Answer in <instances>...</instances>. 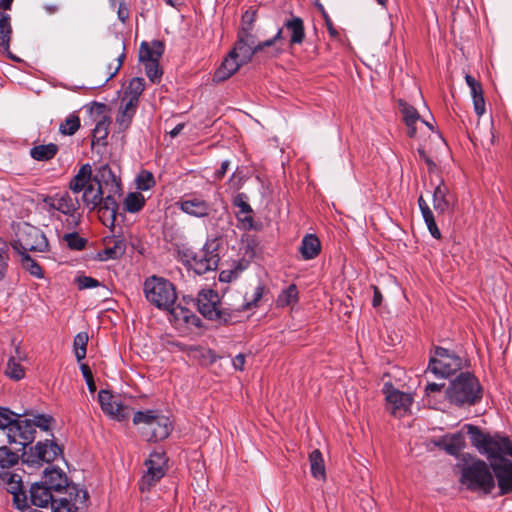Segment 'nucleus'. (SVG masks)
I'll return each mask as SVG.
<instances>
[{"instance_id": "nucleus-1", "label": "nucleus", "mask_w": 512, "mask_h": 512, "mask_svg": "<svg viewBox=\"0 0 512 512\" xmlns=\"http://www.w3.org/2000/svg\"><path fill=\"white\" fill-rule=\"evenodd\" d=\"M460 469V483L472 492L490 494L495 488V480L490 465L484 460L463 455V463L457 465Z\"/></svg>"}, {"instance_id": "nucleus-2", "label": "nucleus", "mask_w": 512, "mask_h": 512, "mask_svg": "<svg viewBox=\"0 0 512 512\" xmlns=\"http://www.w3.org/2000/svg\"><path fill=\"white\" fill-rule=\"evenodd\" d=\"M464 428L467 429L471 444L480 454L485 455L490 463L506 459L505 456L512 454V442L507 437L485 433L479 427L471 424H466Z\"/></svg>"}, {"instance_id": "nucleus-3", "label": "nucleus", "mask_w": 512, "mask_h": 512, "mask_svg": "<svg viewBox=\"0 0 512 512\" xmlns=\"http://www.w3.org/2000/svg\"><path fill=\"white\" fill-rule=\"evenodd\" d=\"M448 400L459 407L473 406L482 399V387L478 379L470 372H461L450 381L445 391Z\"/></svg>"}, {"instance_id": "nucleus-4", "label": "nucleus", "mask_w": 512, "mask_h": 512, "mask_svg": "<svg viewBox=\"0 0 512 512\" xmlns=\"http://www.w3.org/2000/svg\"><path fill=\"white\" fill-rule=\"evenodd\" d=\"M102 187H95L94 184L88 185L82 195V201L89 210L98 209L99 218L104 225L113 227L115 225L118 203L112 194L103 196Z\"/></svg>"}, {"instance_id": "nucleus-5", "label": "nucleus", "mask_w": 512, "mask_h": 512, "mask_svg": "<svg viewBox=\"0 0 512 512\" xmlns=\"http://www.w3.org/2000/svg\"><path fill=\"white\" fill-rule=\"evenodd\" d=\"M26 413H16L7 407H0V430L6 432L10 443L20 444L23 448L33 442L32 426L23 416Z\"/></svg>"}, {"instance_id": "nucleus-6", "label": "nucleus", "mask_w": 512, "mask_h": 512, "mask_svg": "<svg viewBox=\"0 0 512 512\" xmlns=\"http://www.w3.org/2000/svg\"><path fill=\"white\" fill-rule=\"evenodd\" d=\"M133 423L141 426V434L147 441L164 440L172 431L169 418L154 410L136 412L133 416Z\"/></svg>"}, {"instance_id": "nucleus-7", "label": "nucleus", "mask_w": 512, "mask_h": 512, "mask_svg": "<svg viewBox=\"0 0 512 512\" xmlns=\"http://www.w3.org/2000/svg\"><path fill=\"white\" fill-rule=\"evenodd\" d=\"M143 290L147 301L160 310H170L177 299L175 286L163 277L147 278Z\"/></svg>"}, {"instance_id": "nucleus-8", "label": "nucleus", "mask_w": 512, "mask_h": 512, "mask_svg": "<svg viewBox=\"0 0 512 512\" xmlns=\"http://www.w3.org/2000/svg\"><path fill=\"white\" fill-rule=\"evenodd\" d=\"M463 363L464 360L456 353L437 346L434 355L430 357L428 370L437 377L447 378L459 371Z\"/></svg>"}, {"instance_id": "nucleus-9", "label": "nucleus", "mask_w": 512, "mask_h": 512, "mask_svg": "<svg viewBox=\"0 0 512 512\" xmlns=\"http://www.w3.org/2000/svg\"><path fill=\"white\" fill-rule=\"evenodd\" d=\"M46 236L36 227L25 225L17 233V239L11 242V247L18 254L31 252H45L48 250Z\"/></svg>"}, {"instance_id": "nucleus-10", "label": "nucleus", "mask_w": 512, "mask_h": 512, "mask_svg": "<svg viewBox=\"0 0 512 512\" xmlns=\"http://www.w3.org/2000/svg\"><path fill=\"white\" fill-rule=\"evenodd\" d=\"M43 202L47 207L48 212L59 211L71 218L70 224H73L74 226L78 225L80 220V214L78 213L80 202L77 197H72L65 191L51 196H46L43 199Z\"/></svg>"}, {"instance_id": "nucleus-11", "label": "nucleus", "mask_w": 512, "mask_h": 512, "mask_svg": "<svg viewBox=\"0 0 512 512\" xmlns=\"http://www.w3.org/2000/svg\"><path fill=\"white\" fill-rule=\"evenodd\" d=\"M61 454L60 447L54 442H38L30 452H24V462L29 466H37L42 462L50 463Z\"/></svg>"}, {"instance_id": "nucleus-12", "label": "nucleus", "mask_w": 512, "mask_h": 512, "mask_svg": "<svg viewBox=\"0 0 512 512\" xmlns=\"http://www.w3.org/2000/svg\"><path fill=\"white\" fill-rule=\"evenodd\" d=\"M219 303L218 294L212 289L201 290L197 297L199 313L209 320L227 321L226 313L217 307Z\"/></svg>"}, {"instance_id": "nucleus-13", "label": "nucleus", "mask_w": 512, "mask_h": 512, "mask_svg": "<svg viewBox=\"0 0 512 512\" xmlns=\"http://www.w3.org/2000/svg\"><path fill=\"white\" fill-rule=\"evenodd\" d=\"M166 457L162 452H153L145 461L147 467L146 474L142 478L140 489L149 490L165 475Z\"/></svg>"}, {"instance_id": "nucleus-14", "label": "nucleus", "mask_w": 512, "mask_h": 512, "mask_svg": "<svg viewBox=\"0 0 512 512\" xmlns=\"http://www.w3.org/2000/svg\"><path fill=\"white\" fill-rule=\"evenodd\" d=\"M187 265L196 274L204 275L207 272L215 271L219 263V255L214 250H209L206 246L200 251L193 253L187 259Z\"/></svg>"}, {"instance_id": "nucleus-15", "label": "nucleus", "mask_w": 512, "mask_h": 512, "mask_svg": "<svg viewBox=\"0 0 512 512\" xmlns=\"http://www.w3.org/2000/svg\"><path fill=\"white\" fill-rule=\"evenodd\" d=\"M0 480L6 485L7 491L13 495V502L18 509L22 510L28 507V497L24 489L22 476L19 473L0 472Z\"/></svg>"}, {"instance_id": "nucleus-16", "label": "nucleus", "mask_w": 512, "mask_h": 512, "mask_svg": "<svg viewBox=\"0 0 512 512\" xmlns=\"http://www.w3.org/2000/svg\"><path fill=\"white\" fill-rule=\"evenodd\" d=\"M98 401L102 411L110 418L117 421H124L129 417V409L124 406L117 396L111 394L108 390H100Z\"/></svg>"}, {"instance_id": "nucleus-17", "label": "nucleus", "mask_w": 512, "mask_h": 512, "mask_svg": "<svg viewBox=\"0 0 512 512\" xmlns=\"http://www.w3.org/2000/svg\"><path fill=\"white\" fill-rule=\"evenodd\" d=\"M491 469L499 488V495L512 494V462L509 459L492 461Z\"/></svg>"}, {"instance_id": "nucleus-18", "label": "nucleus", "mask_w": 512, "mask_h": 512, "mask_svg": "<svg viewBox=\"0 0 512 512\" xmlns=\"http://www.w3.org/2000/svg\"><path fill=\"white\" fill-rule=\"evenodd\" d=\"M93 176V182L108 189V193L121 195V180L108 164L101 165Z\"/></svg>"}, {"instance_id": "nucleus-19", "label": "nucleus", "mask_w": 512, "mask_h": 512, "mask_svg": "<svg viewBox=\"0 0 512 512\" xmlns=\"http://www.w3.org/2000/svg\"><path fill=\"white\" fill-rule=\"evenodd\" d=\"M387 409L392 415L402 417L410 408L413 398L410 394L396 389L387 390Z\"/></svg>"}, {"instance_id": "nucleus-20", "label": "nucleus", "mask_w": 512, "mask_h": 512, "mask_svg": "<svg viewBox=\"0 0 512 512\" xmlns=\"http://www.w3.org/2000/svg\"><path fill=\"white\" fill-rule=\"evenodd\" d=\"M433 208L439 215L452 213L454 210V199L450 193L449 187L443 182L434 188L433 191Z\"/></svg>"}, {"instance_id": "nucleus-21", "label": "nucleus", "mask_w": 512, "mask_h": 512, "mask_svg": "<svg viewBox=\"0 0 512 512\" xmlns=\"http://www.w3.org/2000/svg\"><path fill=\"white\" fill-rule=\"evenodd\" d=\"M232 203L235 207L239 208L236 217L241 224V228L244 230L254 229L253 210L248 203V196L245 193H238L234 196Z\"/></svg>"}, {"instance_id": "nucleus-22", "label": "nucleus", "mask_w": 512, "mask_h": 512, "mask_svg": "<svg viewBox=\"0 0 512 512\" xmlns=\"http://www.w3.org/2000/svg\"><path fill=\"white\" fill-rule=\"evenodd\" d=\"M177 205L182 212L197 218L208 216L211 210L207 201L194 195L180 200Z\"/></svg>"}, {"instance_id": "nucleus-23", "label": "nucleus", "mask_w": 512, "mask_h": 512, "mask_svg": "<svg viewBox=\"0 0 512 512\" xmlns=\"http://www.w3.org/2000/svg\"><path fill=\"white\" fill-rule=\"evenodd\" d=\"M434 444L452 456H458L466 445L465 436L462 431L444 435L438 440H435Z\"/></svg>"}, {"instance_id": "nucleus-24", "label": "nucleus", "mask_w": 512, "mask_h": 512, "mask_svg": "<svg viewBox=\"0 0 512 512\" xmlns=\"http://www.w3.org/2000/svg\"><path fill=\"white\" fill-rule=\"evenodd\" d=\"M281 28H283V32H286L290 46L303 43L305 39V28L303 20L300 17L291 15L284 21Z\"/></svg>"}, {"instance_id": "nucleus-25", "label": "nucleus", "mask_w": 512, "mask_h": 512, "mask_svg": "<svg viewBox=\"0 0 512 512\" xmlns=\"http://www.w3.org/2000/svg\"><path fill=\"white\" fill-rule=\"evenodd\" d=\"M30 501L38 507H47L54 500V490L43 482L33 483L30 487Z\"/></svg>"}, {"instance_id": "nucleus-26", "label": "nucleus", "mask_w": 512, "mask_h": 512, "mask_svg": "<svg viewBox=\"0 0 512 512\" xmlns=\"http://www.w3.org/2000/svg\"><path fill=\"white\" fill-rule=\"evenodd\" d=\"M138 103L134 99H122L119 107L118 114L116 116V123L119 129L122 131L127 130L136 114Z\"/></svg>"}, {"instance_id": "nucleus-27", "label": "nucleus", "mask_w": 512, "mask_h": 512, "mask_svg": "<svg viewBox=\"0 0 512 512\" xmlns=\"http://www.w3.org/2000/svg\"><path fill=\"white\" fill-rule=\"evenodd\" d=\"M164 53V44L154 40L151 43L143 41L139 48V61L142 64L157 62Z\"/></svg>"}, {"instance_id": "nucleus-28", "label": "nucleus", "mask_w": 512, "mask_h": 512, "mask_svg": "<svg viewBox=\"0 0 512 512\" xmlns=\"http://www.w3.org/2000/svg\"><path fill=\"white\" fill-rule=\"evenodd\" d=\"M245 65L241 62V60L232 54V51L228 54V56L224 59L221 66L216 70L213 80L215 82H222L231 77L238 69Z\"/></svg>"}, {"instance_id": "nucleus-29", "label": "nucleus", "mask_w": 512, "mask_h": 512, "mask_svg": "<svg viewBox=\"0 0 512 512\" xmlns=\"http://www.w3.org/2000/svg\"><path fill=\"white\" fill-rule=\"evenodd\" d=\"M92 168L90 164H84L80 167L77 174L70 180L69 189L78 194L84 192L88 185L93 184Z\"/></svg>"}, {"instance_id": "nucleus-30", "label": "nucleus", "mask_w": 512, "mask_h": 512, "mask_svg": "<svg viewBox=\"0 0 512 512\" xmlns=\"http://www.w3.org/2000/svg\"><path fill=\"white\" fill-rule=\"evenodd\" d=\"M42 482L56 493H61L68 486L67 476L60 469L55 468L45 469Z\"/></svg>"}, {"instance_id": "nucleus-31", "label": "nucleus", "mask_w": 512, "mask_h": 512, "mask_svg": "<svg viewBox=\"0 0 512 512\" xmlns=\"http://www.w3.org/2000/svg\"><path fill=\"white\" fill-rule=\"evenodd\" d=\"M300 253L305 260L314 259L318 256L321 250L319 239L313 234L304 236L300 246Z\"/></svg>"}, {"instance_id": "nucleus-32", "label": "nucleus", "mask_w": 512, "mask_h": 512, "mask_svg": "<svg viewBox=\"0 0 512 512\" xmlns=\"http://www.w3.org/2000/svg\"><path fill=\"white\" fill-rule=\"evenodd\" d=\"M126 251V243L123 239L118 237H113L108 246L99 253L101 260H110V259H119L121 256L125 254Z\"/></svg>"}, {"instance_id": "nucleus-33", "label": "nucleus", "mask_w": 512, "mask_h": 512, "mask_svg": "<svg viewBox=\"0 0 512 512\" xmlns=\"http://www.w3.org/2000/svg\"><path fill=\"white\" fill-rule=\"evenodd\" d=\"M418 205L430 234L435 239H440L441 232L435 222L433 212L422 196L418 198Z\"/></svg>"}, {"instance_id": "nucleus-34", "label": "nucleus", "mask_w": 512, "mask_h": 512, "mask_svg": "<svg viewBox=\"0 0 512 512\" xmlns=\"http://www.w3.org/2000/svg\"><path fill=\"white\" fill-rule=\"evenodd\" d=\"M168 311L176 321H182L184 323L191 324L194 326H199L200 324V319L196 315H194V313L191 310L182 305H177L175 307L173 305Z\"/></svg>"}, {"instance_id": "nucleus-35", "label": "nucleus", "mask_w": 512, "mask_h": 512, "mask_svg": "<svg viewBox=\"0 0 512 512\" xmlns=\"http://www.w3.org/2000/svg\"><path fill=\"white\" fill-rule=\"evenodd\" d=\"M57 152L58 146L54 143H49L31 148L30 156L37 161H48L54 158Z\"/></svg>"}, {"instance_id": "nucleus-36", "label": "nucleus", "mask_w": 512, "mask_h": 512, "mask_svg": "<svg viewBox=\"0 0 512 512\" xmlns=\"http://www.w3.org/2000/svg\"><path fill=\"white\" fill-rule=\"evenodd\" d=\"M10 21L11 18L8 14H0V46L7 53H10L9 47L12 34V27Z\"/></svg>"}, {"instance_id": "nucleus-37", "label": "nucleus", "mask_w": 512, "mask_h": 512, "mask_svg": "<svg viewBox=\"0 0 512 512\" xmlns=\"http://www.w3.org/2000/svg\"><path fill=\"white\" fill-rule=\"evenodd\" d=\"M309 460L313 477L317 479H324L325 466L321 452L318 449L313 450L309 455Z\"/></svg>"}, {"instance_id": "nucleus-38", "label": "nucleus", "mask_w": 512, "mask_h": 512, "mask_svg": "<svg viewBox=\"0 0 512 512\" xmlns=\"http://www.w3.org/2000/svg\"><path fill=\"white\" fill-rule=\"evenodd\" d=\"M109 124V117L102 115L92 131V145L99 144L107 138Z\"/></svg>"}, {"instance_id": "nucleus-39", "label": "nucleus", "mask_w": 512, "mask_h": 512, "mask_svg": "<svg viewBox=\"0 0 512 512\" xmlns=\"http://www.w3.org/2000/svg\"><path fill=\"white\" fill-rule=\"evenodd\" d=\"M145 89V80L142 77L133 78L124 92L125 99H134L139 104V97Z\"/></svg>"}, {"instance_id": "nucleus-40", "label": "nucleus", "mask_w": 512, "mask_h": 512, "mask_svg": "<svg viewBox=\"0 0 512 512\" xmlns=\"http://www.w3.org/2000/svg\"><path fill=\"white\" fill-rule=\"evenodd\" d=\"M145 205V198L139 192L128 193L124 200V208L129 213L139 212Z\"/></svg>"}, {"instance_id": "nucleus-41", "label": "nucleus", "mask_w": 512, "mask_h": 512, "mask_svg": "<svg viewBox=\"0 0 512 512\" xmlns=\"http://www.w3.org/2000/svg\"><path fill=\"white\" fill-rule=\"evenodd\" d=\"M398 107L406 126L416 124L420 120V115L418 111L413 106L408 104L406 101L400 99L398 101Z\"/></svg>"}, {"instance_id": "nucleus-42", "label": "nucleus", "mask_w": 512, "mask_h": 512, "mask_svg": "<svg viewBox=\"0 0 512 512\" xmlns=\"http://www.w3.org/2000/svg\"><path fill=\"white\" fill-rule=\"evenodd\" d=\"M233 55H236L242 63L247 64L250 62L257 52L253 50L249 45L245 44L240 39H237L234 48L231 50Z\"/></svg>"}, {"instance_id": "nucleus-43", "label": "nucleus", "mask_w": 512, "mask_h": 512, "mask_svg": "<svg viewBox=\"0 0 512 512\" xmlns=\"http://www.w3.org/2000/svg\"><path fill=\"white\" fill-rule=\"evenodd\" d=\"M66 493L69 495V498L74 502V505H78L80 508L85 507L87 500L89 498L88 492L84 489L79 488L76 485L66 486L64 489Z\"/></svg>"}, {"instance_id": "nucleus-44", "label": "nucleus", "mask_w": 512, "mask_h": 512, "mask_svg": "<svg viewBox=\"0 0 512 512\" xmlns=\"http://www.w3.org/2000/svg\"><path fill=\"white\" fill-rule=\"evenodd\" d=\"M80 128V118L75 113L70 114L59 126L62 135L72 136Z\"/></svg>"}, {"instance_id": "nucleus-45", "label": "nucleus", "mask_w": 512, "mask_h": 512, "mask_svg": "<svg viewBox=\"0 0 512 512\" xmlns=\"http://www.w3.org/2000/svg\"><path fill=\"white\" fill-rule=\"evenodd\" d=\"M87 343L88 334L85 332H80L74 337V352L78 361H81L86 357Z\"/></svg>"}, {"instance_id": "nucleus-46", "label": "nucleus", "mask_w": 512, "mask_h": 512, "mask_svg": "<svg viewBox=\"0 0 512 512\" xmlns=\"http://www.w3.org/2000/svg\"><path fill=\"white\" fill-rule=\"evenodd\" d=\"M21 256L22 267L27 270L32 276L36 278H42L43 272L40 265L30 257L28 253L19 254Z\"/></svg>"}, {"instance_id": "nucleus-47", "label": "nucleus", "mask_w": 512, "mask_h": 512, "mask_svg": "<svg viewBox=\"0 0 512 512\" xmlns=\"http://www.w3.org/2000/svg\"><path fill=\"white\" fill-rule=\"evenodd\" d=\"M470 90H471V96L473 99L475 113L478 116H482L485 113V100L483 97L482 86L479 83L478 87L473 86L472 88H470Z\"/></svg>"}, {"instance_id": "nucleus-48", "label": "nucleus", "mask_w": 512, "mask_h": 512, "mask_svg": "<svg viewBox=\"0 0 512 512\" xmlns=\"http://www.w3.org/2000/svg\"><path fill=\"white\" fill-rule=\"evenodd\" d=\"M19 456L7 447H0V468L8 469L18 463Z\"/></svg>"}, {"instance_id": "nucleus-49", "label": "nucleus", "mask_w": 512, "mask_h": 512, "mask_svg": "<svg viewBox=\"0 0 512 512\" xmlns=\"http://www.w3.org/2000/svg\"><path fill=\"white\" fill-rule=\"evenodd\" d=\"M9 266V246L0 238V281L6 278Z\"/></svg>"}, {"instance_id": "nucleus-50", "label": "nucleus", "mask_w": 512, "mask_h": 512, "mask_svg": "<svg viewBox=\"0 0 512 512\" xmlns=\"http://www.w3.org/2000/svg\"><path fill=\"white\" fill-rule=\"evenodd\" d=\"M51 508L53 512H73V509L77 510L80 507L78 505H74V502L72 500L66 497L63 498H56L54 497V500L51 503Z\"/></svg>"}, {"instance_id": "nucleus-51", "label": "nucleus", "mask_w": 512, "mask_h": 512, "mask_svg": "<svg viewBox=\"0 0 512 512\" xmlns=\"http://www.w3.org/2000/svg\"><path fill=\"white\" fill-rule=\"evenodd\" d=\"M5 374L9 378L18 381L24 377L25 372H24V368L21 366V364L19 362H17L14 357H11L8 360V363H7V366L5 369Z\"/></svg>"}, {"instance_id": "nucleus-52", "label": "nucleus", "mask_w": 512, "mask_h": 512, "mask_svg": "<svg viewBox=\"0 0 512 512\" xmlns=\"http://www.w3.org/2000/svg\"><path fill=\"white\" fill-rule=\"evenodd\" d=\"M63 240L67 246L72 250L80 251L85 248L87 240L79 236L78 233L72 232L67 233L63 236Z\"/></svg>"}, {"instance_id": "nucleus-53", "label": "nucleus", "mask_w": 512, "mask_h": 512, "mask_svg": "<svg viewBox=\"0 0 512 512\" xmlns=\"http://www.w3.org/2000/svg\"><path fill=\"white\" fill-rule=\"evenodd\" d=\"M252 27L243 26L242 29L238 32V39L245 42V44L249 45L253 50L258 53V43L256 36L251 33Z\"/></svg>"}, {"instance_id": "nucleus-54", "label": "nucleus", "mask_w": 512, "mask_h": 512, "mask_svg": "<svg viewBox=\"0 0 512 512\" xmlns=\"http://www.w3.org/2000/svg\"><path fill=\"white\" fill-rule=\"evenodd\" d=\"M145 73L149 80L153 83H158L162 77V70L160 69L159 61L143 64Z\"/></svg>"}, {"instance_id": "nucleus-55", "label": "nucleus", "mask_w": 512, "mask_h": 512, "mask_svg": "<svg viewBox=\"0 0 512 512\" xmlns=\"http://www.w3.org/2000/svg\"><path fill=\"white\" fill-rule=\"evenodd\" d=\"M31 426V433L33 436V440L35 439L36 427H39L42 430H48L51 418H47L44 415H37L33 419H24Z\"/></svg>"}, {"instance_id": "nucleus-56", "label": "nucleus", "mask_w": 512, "mask_h": 512, "mask_svg": "<svg viewBox=\"0 0 512 512\" xmlns=\"http://www.w3.org/2000/svg\"><path fill=\"white\" fill-rule=\"evenodd\" d=\"M137 188L140 190H148L154 186L155 181L153 174L149 171L143 170L136 179Z\"/></svg>"}, {"instance_id": "nucleus-57", "label": "nucleus", "mask_w": 512, "mask_h": 512, "mask_svg": "<svg viewBox=\"0 0 512 512\" xmlns=\"http://www.w3.org/2000/svg\"><path fill=\"white\" fill-rule=\"evenodd\" d=\"M75 282L80 290L100 286V282L97 279L86 275H80L76 277Z\"/></svg>"}, {"instance_id": "nucleus-58", "label": "nucleus", "mask_w": 512, "mask_h": 512, "mask_svg": "<svg viewBox=\"0 0 512 512\" xmlns=\"http://www.w3.org/2000/svg\"><path fill=\"white\" fill-rule=\"evenodd\" d=\"M297 297V289L295 285H291L288 289L279 297V302L282 305H288L292 301L296 300Z\"/></svg>"}, {"instance_id": "nucleus-59", "label": "nucleus", "mask_w": 512, "mask_h": 512, "mask_svg": "<svg viewBox=\"0 0 512 512\" xmlns=\"http://www.w3.org/2000/svg\"><path fill=\"white\" fill-rule=\"evenodd\" d=\"M244 182V177L242 172L237 168V170L231 175L229 178V186L233 190H238L242 187Z\"/></svg>"}, {"instance_id": "nucleus-60", "label": "nucleus", "mask_w": 512, "mask_h": 512, "mask_svg": "<svg viewBox=\"0 0 512 512\" xmlns=\"http://www.w3.org/2000/svg\"><path fill=\"white\" fill-rule=\"evenodd\" d=\"M284 38L285 37L283 36V28H280L273 38L258 43V52L262 51L266 47L273 46L276 42L281 41Z\"/></svg>"}, {"instance_id": "nucleus-61", "label": "nucleus", "mask_w": 512, "mask_h": 512, "mask_svg": "<svg viewBox=\"0 0 512 512\" xmlns=\"http://www.w3.org/2000/svg\"><path fill=\"white\" fill-rule=\"evenodd\" d=\"M262 296H263V287L257 286L253 293L252 299L243 305V309L249 310L253 306H256L257 302L262 298Z\"/></svg>"}, {"instance_id": "nucleus-62", "label": "nucleus", "mask_w": 512, "mask_h": 512, "mask_svg": "<svg viewBox=\"0 0 512 512\" xmlns=\"http://www.w3.org/2000/svg\"><path fill=\"white\" fill-rule=\"evenodd\" d=\"M126 57V54H125V45L123 44L122 45V52L117 56V65L114 67V70L112 72H110V76H108L107 78V81L112 79L117 73L118 71L120 70L123 62H124V59Z\"/></svg>"}, {"instance_id": "nucleus-63", "label": "nucleus", "mask_w": 512, "mask_h": 512, "mask_svg": "<svg viewBox=\"0 0 512 512\" xmlns=\"http://www.w3.org/2000/svg\"><path fill=\"white\" fill-rule=\"evenodd\" d=\"M419 157L421 160L425 161L428 166L429 171H434L436 169L435 162L426 154L424 148L420 147L417 150Z\"/></svg>"}, {"instance_id": "nucleus-64", "label": "nucleus", "mask_w": 512, "mask_h": 512, "mask_svg": "<svg viewBox=\"0 0 512 512\" xmlns=\"http://www.w3.org/2000/svg\"><path fill=\"white\" fill-rule=\"evenodd\" d=\"M242 242L246 244L247 251H251V253L253 254L255 253L254 248L258 245V243L253 236L246 235L245 237L242 238Z\"/></svg>"}]
</instances>
